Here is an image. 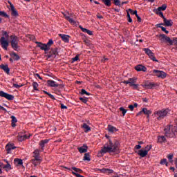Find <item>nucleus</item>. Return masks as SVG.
Here are the masks:
<instances>
[{
    "label": "nucleus",
    "instance_id": "4c0bfd02",
    "mask_svg": "<svg viewBox=\"0 0 177 177\" xmlns=\"http://www.w3.org/2000/svg\"><path fill=\"white\" fill-rule=\"evenodd\" d=\"M161 165H166V167H168V162H167V159H162L160 160Z\"/></svg>",
    "mask_w": 177,
    "mask_h": 177
},
{
    "label": "nucleus",
    "instance_id": "6e6d98bb",
    "mask_svg": "<svg viewBox=\"0 0 177 177\" xmlns=\"http://www.w3.org/2000/svg\"><path fill=\"white\" fill-rule=\"evenodd\" d=\"M3 35L6 36V38L8 39V38H9V34H8V32L6 31H3Z\"/></svg>",
    "mask_w": 177,
    "mask_h": 177
},
{
    "label": "nucleus",
    "instance_id": "774afa93",
    "mask_svg": "<svg viewBox=\"0 0 177 177\" xmlns=\"http://www.w3.org/2000/svg\"><path fill=\"white\" fill-rule=\"evenodd\" d=\"M173 42L175 45H177V38L174 39Z\"/></svg>",
    "mask_w": 177,
    "mask_h": 177
},
{
    "label": "nucleus",
    "instance_id": "3c124183",
    "mask_svg": "<svg viewBox=\"0 0 177 177\" xmlns=\"http://www.w3.org/2000/svg\"><path fill=\"white\" fill-rule=\"evenodd\" d=\"M114 3H115V5H116V6H121V1L114 0Z\"/></svg>",
    "mask_w": 177,
    "mask_h": 177
},
{
    "label": "nucleus",
    "instance_id": "4d7b16f0",
    "mask_svg": "<svg viewBox=\"0 0 177 177\" xmlns=\"http://www.w3.org/2000/svg\"><path fill=\"white\" fill-rule=\"evenodd\" d=\"M48 96L49 97H50V99H53V100H55L56 98H55V96L50 93H48Z\"/></svg>",
    "mask_w": 177,
    "mask_h": 177
},
{
    "label": "nucleus",
    "instance_id": "69168bd1",
    "mask_svg": "<svg viewBox=\"0 0 177 177\" xmlns=\"http://www.w3.org/2000/svg\"><path fill=\"white\" fill-rule=\"evenodd\" d=\"M61 109H67V106L63 104H61Z\"/></svg>",
    "mask_w": 177,
    "mask_h": 177
},
{
    "label": "nucleus",
    "instance_id": "cd10ccee",
    "mask_svg": "<svg viewBox=\"0 0 177 177\" xmlns=\"http://www.w3.org/2000/svg\"><path fill=\"white\" fill-rule=\"evenodd\" d=\"M142 113H144V114H145L147 116V118H149L150 117V114H151V111L148 110L146 108H143L142 109Z\"/></svg>",
    "mask_w": 177,
    "mask_h": 177
},
{
    "label": "nucleus",
    "instance_id": "473e14b6",
    "mask_svg": "<svg viewBox=\"0 0 177 177\" xmlns=\"http://www.w3.org/2000/svg\"><path fill=\"white\" fill-rule=\"evenodd\" d=\"M12 119V127L15 128L16 127V122H17V119L15 116H11Z\"/></svg>",
    "mask_w": 177,
    "mask_h": 177
},
{
    "label": "nucleus",
    "instance_id": "e2e57ef3",
    "mask_svg": "<svg viewBox=\"0 0 177 177\" xmlns=\"http://www.w3.org/2000/svg\"><path fill=\"white\" fill-rule=\"evenodd\" d=\"M86 34H88V35H92L93 32L92 31L87 30Z\"/></svg>",
    "mask_w": 177,
    "mask_h": 177
},
{
    "label": "nucleus",
    "instance_id": "de8ad7c7",
    "mask_svg": "<svg viewBox=\"0 0 177 177\" xmlns=\"http://www.w3.org/2000/svg\"><path fill=\"white\" fill-rule=\"evenodd\" d=\"M23 86V84H13L12 87L16 88L17 89H19V88H21Z\"/></svg>",
    "mask_w": 177,
    "mask_h": 177
},
{
    "label": "nucleus",
    "instance_id": "aec40b11",
    "mask_svg": "<svg viewBox=\"0 0 177 177\" xmlns=\"http://www.w3.org/2000/svg\"><path fill=\"white\" fill-rule=\"evenodd\" d=\"M167 142V138L164 136H158V143H160V145H162V143Z\"/></svg>",
    "mask_w": 177,
    "mask_h": 177
},
{
    "label": "nucleus",
    "instance_id": "603ef678",
    "mask_svg": "<svg viewBox=\"0 0 177 177\" xmlns=\"http://www.w3.org/2000/svg\"><path fill=\"white\" fill-rule=\"evenodd\" d=\"M129 10L131 15H135L136 16V15H138L137 10H132V9H129Z\"/></svg>",
    "mask_w": 177,
    "mask_h": 177
},
{
    "label": "nucleus",
    "instance_id": "72a5a7b5",
    "mask_svg": "<svg viewBox=\"0 0 177 177\" xmlns=\"http://www.w3.org/2000/svg\"><path fill=\"white\" fill-rule=\"evenodd\" d=\"M10 56L14 60H19L20 59V57L17 54H16V53H11Z\"/></svg>",
    "mask_w": 177,
    "mask_h": 177
},
{
    "label": "nucleus",
    "instance_id": "bf43d9fd",
    "mask_svg": "<svg viewBox=\"0 0 177 177\" xmlns=\"http://www.w3.org/2000/svg\"><path fill=\"white\" fill-rule=\"evenodd\" d=\"M129 109L131 110V111H133L134 106L133 105H129Z\"/></svg>",
    "mask_w": 177,
    "mask_h": 177
},
{
    "label": "nucleus",
    "instance_id": "49530a36",
    "mask_svg": "<svg viewBox=\"0 0 177 177\" xmlns=\"http://www.w3.org/2000/svg\"><path fill=\"white\" fill-rule=\"evenodd\" d=\"M46 45L48 47V50H49L50 48V46H51V45H53V40L50 39V40L48 41V42Z\"/></svg>",
    "mask_w": 177,
    "mask_h": 177
},
{
    "label": "nucleus",
    "instance_id": "1a4fd4ad",
    "mask_svg": "<svg viewBox=\"0 0 177 177\" xmlns=\"http://www.w3.org/2000/svg\"><path fill=\"white\" fill-rule=\"evenodd\" d=\"M153 73L154 74H156V76L158 77V78H162V80H164V78L167 77V74L162 71L154 69Z\"/></svg>",
    "mask_w": 177,
    "mask_h": 177
},
{
    "label": "nucleus",
    "instance_id": "c756f323",
    "mask_svg": "<svg viewBox=\"0 0 177 177\" xmlns=\"http://www.w3.org/2000/svg\"><path fill=\"white\" fill-rule=\"evenodd\" d=\"M100 171L102 174H113L114 172L113 169H101Z\"/></svg>",
    "mask_w": 177,
    "mask_h": 177
},
{
    "label": "nucleus",
    "instance_id": "2f4dec72",
    "mask_svg": "<svg viewBox=\"0 0 177 177\" xmlns=\"http://www.w3.org/2000/svg\"><path fill=\"white\" fill-rule=\"evenodd\" d=\"M167 9V5L163 4L162 6L158 7V9L154 10V12H161V10H165Z\"/></svg>",
    "mask_w": 177,
    "mask_h": 177
},
{
    "label": "nucleus",
    "instance_id": "9b49d317",
    "mask_svg": "<svg viewBox=\"0 0 177 177\" xmlns=\"http://www.w3.org/2000/svg\"><path fill=\"white\" fill-rule=\"evenodd\" d=\"M0 44H1L3 49H5L6 50H8V46H9V41L5 39V37H2L1 38Z\"/></svg>",
    "mask_w": 177,
    "mask_h": 177
},
{
    "label": "nucleus",
    "instance_id": "f3484780",
    "mask_svg": "<svg viewBox=\"0 0 177 177\" xmlns=\"http://www.w3.org/2000/svg\"><path fill=\"white\" fill-rule=\"evenodd\" d=\"M48 143H49V140H48V139L41 140L39 142V146H40V147H41L42 151H44L45 145H48Z\"/></svg>",
    "mask_w": 177,
    "mask_h": 177
},
{
    "label": "nucleus",
    "instance_id": "f03ea898",
    "mask_svg": "<svg viewBox=\"0 0 177 177\" xmlns=\"http://www.w3.org/2000/svg\"><path fill=\"white\" fill-rule=\"evenodd\" d=\"M169 113V110L167 109L156 111L154 112V115L158 120H162L168 115Z\"/></svg>",
    "mask_w": 177,
    "mask_h": 177
},
{
    "label": "nucleus",
    "instance_id": "8fccbe9b",
    "mask_svg": "<svg viewBox=\"0 0 177 177\" xmlns=\"http://www.w3.org/2000/svg\"><path fill=\"white\" fill-rule=\"evenodd\" d=\"M80 100H81V102H82V103L88 102V98H86V97H80Z\"/></svg>",
    "mask_w": 177,
    "mask_h": 177
},
{
    "label": "nucleus",
    "instance_id": "c9c22d12",
    "mask_svg": "<svg viewBox=\"0 0 177 177\" xmlns=\"http://www.w3.org/2000/svg\"><path fill=\"white\" fill-rule=\"evenodd\" d=\"M102 2L106 6H111V0H102Z\"/></svg>",
    "mask_w": 177,
    "mask_h": 177
},
{
    "label": "nucleus",
    "instance_id": "052dcab7",
    "mask_svg": "<svg viewBox=\"0 0 177 177\" xmlns=\"http://www.w3.org/2000/svg\"><path fill=\"white\" fill-rule=\"evenodd\" d=\"M136 16L138 21H142V18H140V17H139V15L138 14Z\"/></svg>",
    "mask_w": 177,
    "mask_h": 177
},
{
    "label": "nucleus",
    "instance_id": "0eeeda50",
    "mask_svg": "<svg viewBox=\"0 0 177 177\" xmlns=\"http://www.w3.org/2000/svg\"><path fill=\"white\" fill-rule=\"evenodd\" d=\"M160 41L162 42V44H164V42H167L170 45H172L173 41L169 37L166 36L165 35L162 34L160 35Z\"/></svg>",
    "mask_w": 177,
    "mask_h": 177
},
{
    "label": "nucleus",
    "instance_id": "39448f33",
    "mask_svg": "<svg viewBox=\"0 0 177 177\" xmlns=\"http://www.w3.org/2000/svg\"><path fill=\"white\" fill-rule=\"evenodd\" d=\"M144 52H145L146 55L149 56V59L151 60H153V62H158L156 57H154V53L150 50V48H144L143 49Z\"/></svg>",
    "mask_w": 177,
    "mask_h": 177
},
{
    "label": "nucleus",
    "instance_id": "393cba45",
    "mask_svg": "<svg viewBox=\"0 0 177 177\" xmlns=\"http://www.w3.org/2000/svg\"><path fill=\"white\" fill-rule=\"evenodd\" d=\"M108 131L109 132H110L111 133H114V132H117V131H118L117 129V128L114 127L112 125H108Z\"/></svg>",
    "mask_w": 177,
    "mask_h": 177
},
{
    "label": "nucleus",
    "instance_id": "58836bf2",
    "mask_svg": "<svg viewBox=\"0 0 177 177\" xmlns=\"http://www.w3.org/2000/svg\"><path fill=\"white\" fill-rule=\"evenodd\" d=\"M0 16H3V17H7L8 19H9V15H8V14L5 12V11L0 10Z\"/></svg>",
    "mask_w": 177,
    "mask_h": 177
},
{
    "label": "nucleus",
    "instance_id": "a211bd4d",
    "mask_svg": "<svg viewBox=\"0 0 177 177\" xmlns=\"http://www.w3.org/2000/svg\"><path fill=\"white\" fill-rule=\"evenodd\" d=\"M136 71H143V73H146L147 71V68L146 66L140 64L136 66Z\"/></svg>",
    "mask_w": 177,
    "mask_h": 177
},
{
    "label": "nucleus",
    "instance_id": "b1692460",
    "mask_svg": "<svg viewBox=\"0 0 177 177\" xmlns=\"http://www.w3.org/2000/svg\"><path fill=\"white\" fill-rule=\"evenodd\" d=\"M14 162H15V165L17 167L23 166V160H21V159L15 158V159L14 160Z\"/></svg>",
    "mask_w": 177,
    "mask_h": 177
},
{
    "label": "nucleus",
    "instance_id": "a18cd8bd",
    "mask_svg": "<svg viewBox=\"0 0 177 177\" xmlns=\"http://www.w3.org/2000/svg\"><path fill=\"white\" fill-rule=\"evenodd\" d=\"M32 86H33V89H34L35 91H38V86H39L38 83H37V82H33Z\"/></svg>",
    "mask_w": 177,
    "mask_h": 177
},
{
    "label": "nucleus",
    "instance_id": "6e6552de",
    "mask_svg": "<svg viewBox=\"0 0 177 177\" xmlns=\"http://www.w3.org/2000/svg\"><path fill=\"white\" fill-rule=\"evenodd\" d=\"M8 3H10L9 10H10L12 16H13V17H17V16H19L17 10H16L12 2L9 1Z\"/></svg>",
    "mask_w": 177,
    "mask_h": 177
},
{
    "label": "nucleus",
    "instance_id": "c03bdc74",
    "mask_svg": "<svg viewBox=\"0 0 177 177\" xmlns=\"http://www.w3.org/2000/svg\"><path fill=\"white\" fill-rule=\"evenodd\" d=\"M151 147H153L151 145H147L145 147V149H144L145 151H147V153H149V151H150V150H151Z\"/></svg>",
    "mask_w": 177,
    "mask_h": 177
},
{
    "label": "nucleus",
    "instance_id": "4468645a",
    "mask_svg": "<svg viewBox=\"0 0 177 177\" xmlns=\"http://www.w3.org/2000/svg\"><path fill=\"white\" fill-rule=\"evenodd\" d=\"M30 136H27V134L23 133H19L18 134V140L19 142H23V140H26V139H29Z\"/></svg>",
    "mask_w": 177,
    "mask_h": 177
},
{
    "label": "nucleus",
    "instance_id": "5fc2aeb1",
    "mask_svg": "<svg viewBox=\"0 0 177 177\" xmlns=\"http://www.w3.org/2000/svg\"><path fill=\"white\" fill-rule=\"evenodd\" d=\"M78 59H79V55H76L75 57H73V58L72 59V62H77V61L78 60Z\"/></svg>",
    "mask_w": 177,
    "mask_h": 177
},
{
    "label": "nucleus",
    "instance_id": "ea45409f",
    "mask_svg": "<svg viewBox=\"0 0 177 177\" xmlns=\"http://www.w3.org/2000/svg\"><path fill=\"white\" fill-rule=\"evenodd\" d=\"M31 162L33 164V165H35V167H37V165H39V164H41V162L37 161L34 159H32Z\"/></svg>",
    "mask_w": 177,
    "mask_h": 177
},
{
    "label": "nucleus",
    "instance_id": "bb28decb",
    "mask_svg": "<svg viewBox=\"0 0 177 177\" xmlns=\"http://www.w3.org/2000/svg\"><path fill=\"white\" fill-rule=\"evenodd\" d=\"M164 26V24H159L156 25V27H158L159 28H161L162 31H163L164 32H165V34H169V32L168 30H167V28H165L163 26Z\"/></svg>",
    "mask_w": 177,
    "mask_h": 177
},
{
    "label": "nucleus",
    "instance_id": "20e7f679",
    "mask_svg": "<svg viewBox=\"0 0 177 177\" xmlns=\"http://www.w3.org/2000/svg\"><path fill=\"white\" fill-rule=\"evenodd\" d=\"M11 39V46L14 50H17V49H19V37H17L16 35H11L10 37Z\"/></svg>",
    "mask_w": 177,
    "mask_h": 177
},
{
    "label": "nucleus",
    "instance_id": "9d476101",
    "mask_svg": "<svg viewBox=\"0 0 177 177\" xmlns=\"http://www.w3.org/2000/svg\"><path fill=\"white\" fill-rule=\"evenodd\" d=\"M141 86L142 88H145V89H154L156 86V84L151 82H147Z\"/></svg>",
    "mask_w": 177,
    "mask_h": 177
},
{
    "label": "nucleus",
    "instance_id": "412c9836",
    "mask_svg": "<svg viewBox=\"0 0 177 177\" xmlns=\"http://www.w3.org/2000/svg\"><path fill=\"white\" fill-rule=\"evenodd\" d=\"M163 21L166 27H172V24H174V22L171 19H167V18H164Z\"/></svg>",
    "mask_w": 177,
    "mask_h": 177
},
{
    "label": "nucleus",
    "instance_id": "5701e85b",
    "mask_svg": "<svg viewBox=\"0 0 177 177\" xmlns=\"http://www.w3.org/2000/svg\"><path fill=\"white\" fill-rule=\"evenodd\" d=\"M0 68H1V70H3V71H5L6 74H9V73H10V69L9 68V66L8 65H0Z\"/></svg>",
    "mask_w": 177,
    "mask_h": 177
},
{
    "label": "nucleus",
    "instance_id": "f8f14e48",
    "mask_svg": "<svg viewBox=\"0 0 177 177\" xmlns=\"http://www.w3.org/2000/svg\"><path fill=\"white\" fill-rule=\"evenodd\" d=\"M0 96L1 97H5V99H7V100H13V99H15L13 95L8 94V93H5L2 91H0Z\"/></svg>",
    "mask_w": 177,
    "mask_h": 177
},
{
    "label": "nucleus",
    "instance_id": "a878e982",
    "mask_svg": "<svg viewBox=\"0 0 177 177\" xmlns=\"http://www.w3.org/2000/svg\"><path fill=\"white\" fill-rule=\"evenodd\" d=\"M148 153H149L147 151H145L143 149L138 151V156H140V157H146Z\"/></svg>",
    "mask_w": 177,
    "mask_h": 177
},
{
    "label": "nucleus",
    "instance_id": "f704fd0d",
    "mask_svg": "<svg viewBox=\"0 0 177 177\" xmlns=\"http://www.w3.org/2000/svg\"><path fill=\"white\" fill-rule=\"evenodd\" d=\"M83 160L84 161H91V155L88 153H85Z\"/></svg>",
    "mask_w": 177,
    "mask_h": 177
},
{
    "label": "nucleus",
    "instance_id": "7ed1b4c3",
    "mask_svg": "<svg viewBox=\"0 0 177 177\" xmlns=\"http://www.w3.org/2000/svg\"><path fill=\"white\" fill-rule=\"evenodd\" d=\"M64 17H65L66 20L69 21L72 26H77V21L74 20V15L70 14L68 12H63Z\"/></svg>",
    "mask_w": 177,
    "mask_h": 177
},
{
    "label": "nucleus",
    "instance_id": "e433bc0d",
    "mask_svg": "<svg viewBox=\"0 0 177 177\" xmlns=\"http://www.w3.org/2000/svg\"><path fill=\"white\" fill-rule=\"evenodd\" d=\"M154 12L156 13V15H158V16H160V17H162L163 20L164 19H165V17L164 16V14L162 13V12L161 11H154Z\"/></svg>",
    "mask_w": 177,
    "mask_h": 177
},
{
    "label": "nucleus",
    "instance_id": "2eb2a0df",
    "mask_svg": "<svg viewBox=\"0 0 177 177\" xmlns=\"http://www.w3.org/2000/svg\"><path fill=\"white\" fill-rule=\"evenodd\" d=\"M36 44H37V46L40 48L41 50H45V52L49 50V47L46 44H42L41 42H36Z\"/></svg>",
    "mask_w": 177,
    "mask_h": 177
},
{
    "label": "nucleus",
    "instance_id": "37998d69",
    "mask_svg": "<svg viewBox=\"0 0 177 177\" xmlns=\"http://www.w3.org/2000/svg\"><path fill=\"white\" fill-rule=\"evenodd\" d=\"M81 93L82 95H86L87 96L91 95V93H88L85 89H82Z\"/></svg>",
    "mask_w": 177,
    "mask_h": 177
},
{
    "label": "nucleus",
    "instance_id": "dca6fc26",
    "mask_svg": "<svg viewBox=\"0 0 177 177\" xmlns=\"http://www.w3.org/2000/svg\"><path fill=\"white\" fill-rule=\"evenodd\" d=\"M47 84L48 86H50L51 88H58V86H60V84H57L54 80H48Z\"/></svg>",
    "mask_w": 177,
    "mask_h": 177
},
{
    "label": "nucleus",
    "instance_id": "7c9ffc66",
    "mask_svg": "<svg viewBox=\"0 0 177 177\" xmlns=\"http://www.w3.org/2000/svg\"><path fill=\"white\" fill-rule=\"evenodd\" d=\"M82 128H83V129L84 130V132L86 133L89 132V131H91V127L88 126L86 123L83 124V125L82 126Z\"/></svg>",
    "mask_w": 177,
    "mask_h": 177
},
{
    "label": "nucleus",
    "instance_id": "423d86ee",
    "mask_svg": "<svg viewBox=\"0 0 177 177\" xmlns=\"http://www.w3.org/2000/svg\"><path fill=\"white\" fill-rule=\"evenodd\" d=\"M130 86L133 87V89L139 90V84H136V81H138L137 77H131L129 79Z\"/></svg>",
    "mask_w": 177,
    "mask_h": 177
},
{
    "label": "nucleus",
    "instance_id": "a19ab883",
    "mask_svg": "<svg viewBox=\"0 0 177 177\" xmlns=\"http://www.w3.org/2000/svg\"><path fill=\"white\" fill-rule=\"evenodd\" d=\"M167 158H168L169 162H171V163L174 162V160H172V158H174L173 154L168 155Z\"/></svg>",
    "mask_w": 177,
    "mask_h": 177
},
{
    "label": "nucleus",
    "instance_id": "13d9d810",
    "mask_svg": "<svg viewBox=\"0 0 177 177\" xmlns=\"http://www.w3.org/2000/svg\"><path fill=\"white\" fill-rule=\"evenodd\" d=\"M80 28H81L82 31H83V32H87L88 29L84 28L82 26H80Z\"/></svg>",
    "mask_w": 177,
    "mask_h": 177
},
{
    "label": "nucleus",
    "instance_id": "c85d7f7f",
    "mask_svg": "<svg viewBox=\"0 0 177 177\" xmlns=\"http://www.w3.org/2000/svg\"><path fill=\"white\" fill-rule=\"evenodd\" d=\"M6 162V165L3 166V168H4L6 171H10L12 169V166L10 164H9V162L6 160H4Z\"/></svg>",
    "mask_w": 177,
    "mask_h": 177
},
{
    "label": "nucleus",
    "instance_id": "4be33fe9",
    "mask_svg": "<svg viewBox=\"0 0 177 177\" xmlns=\"http://www.w3.org/2000/svg\"><path fill=\"white\" fill-rule=\"evenodd\" d=\"M77 150H79V153H86L88 151V146L84 145L82 147H78Z\"/></svg>",
    "mask_w": 177,
    "mask_h": 177
},
{
    "label": "nucleus",
    "instance_id": "f257e3e1",
    "mask_svg": "<svg viewBox=\"0 0 177 177\" xmlns=\"http://www.w3.org/2000/svg\"><path fill=\"white\" fill-rule=\"evenodd\" d=\"M118 151V145L113 140H109L100 150L101 154L106 153H117Z\"/></svg>",
    "mask_w": 177,
    "mask_h": 177
},
{
    "label": "nucleus",
    "instance_id": "0e129e2a",
    "mask_svg": "<svg viewBox=\"0 0 177 177\" xmlns=\"http://www.w3.org/2000/svg\"><path fill=\"white\" fill-rule=\"evenodd\" d=\"M122 83L123 84H126L127 85H128V84H129V79L128 80H127V81L122 82Z\"/></svg>",
    "mask_w": 177,
    "mask_h": 177
},
{
    "label": "nucleus",
    "instance_id": "864d4df0",
    "mask_svg": "<svg viewBox=\"0 0 177 177\" xmlns=\"http://www.w3.org/2000/svg\"><path fill=\"white\" fill-rule=\"evenodd\" d=\"M41 151H39V149H36L34 152H33V153H34V156H39V152H40Z\"/></svg>",
    "mask_w": 177,
    "mask_h": 177
},
{
    "label": "nucleus",
    "instance_id": "338daca9",
    "mask_svg": "<svg viewBox=\"0 0 177 177\" xmlns=\"http://www.w3.org/2000/svg\"><path fill=\"white\" fill-rule=\"evenodd\" d=\"M0 110H3V111H6V109L0 105Z\"/></svg>",
    "mask_w": 177,
    "mask_h": 177
},
{
    "label": "nucleus",
    "instance_id": "09e8293b",
    "mask_svg": "<svg viewBox=\"0 0 177 177\" xmlns=\"http://www.w3.org/2000/svg\"><path fill=\"white\" fill-rule=\"evenodd\" d=\"M120 111L122 112V113L123 114V116L125 115V114H127V110L124 109V107H120Z\"/></svg>",
    "mask_w": 177,
    "mask_h": 177
},
{
    "label": "nucleus",
    "instance_id": "79ce46f5",
    "mask_svg": "<svg viewBox=\"0 0 177 177\" xmlns=\"http://www.w3.org/2000/svg\"><path fill=\"white\" fill-rule=\"evenodd\" d=\"M34 157L35 158L33 160L41 162V157H39V155H34Z\"/></svg>",
    "mask_w": 177,
    "mask_h": 177
},
{
    "label": "nucleus",
    "instance_id": "6ab92c4d",
    "mask_svg": "<svg viewBox=\"0 0 177 177\" xmlns=\"http://www.w3.org/2000/svg\"><path fill=\"white\" fill-rule=\"evenodd\" d=\"M59 37L62 38L64 42H66V44H68V42H70L69 35H64V34H59Z\"/></svg>",
    "mask_w": 177,
    "mask_h": 177
},
{
    "label": "nucleus",
    "instance_id": "ddd939ff",
    "mask_svg": "<svg viewBox=\"0 0 177 177\" xmlns=\"http://www.w3.org/2000/svg\"><path fill=\"white\" fill-rule=\"evenodd\" d=\"M15 149H16V147L15 146L14 144H12V143H8L6 146V150L8 153H12V150H15Z\"/></svg>",
    "mask_w": 177,
    "mask_h": 177
},
{
    "label": "nucleus",
    "instance_id": "680f3d73",
    "mask_svg": "<svg viewBox=\"0 0 177 177\" xmlns=\"http://www.w3.org/2000/svg\"><path fill=\"white\" fill-rule=\"evenodd\" d=\"M136 149H137V150H139V149H142V146H140V145H136Z\"/></svg>",
    "mask_w": 177,
    "mask_h": 177
}]
</instances>
